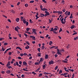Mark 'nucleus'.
Segmentation results:
<instances>
[{
  "label": "nucleus",
  "instance_id": "obj_1",
  "mask_svg": "<svg viewBox=\"0 0 78 78\" xmlns=\"http://www.w3.org/2000/svg\"><path fill=\"white\" fill-rule=\"evenodd\" d=\"M66 19H65V18L64 19V18L62 19L61 20V23H62V24H65V23H66ZM63 20H64V22L63 21Z\"/></svg>",
  "mask_w": 78,
  "mask_h": 78
},
{
  "label": "nucleus",
  "instance_id": "obj_2",
  "mask_svg": "<svg viewBox=\"0 0 78 78\" xmlns=\"http://www.w3.org/2000/svg\"><path fill=\"white\" fill-rule=\"evenodd\" d=\"M20 27H19L18 26H16V27H15V30L16 31H17L18 33H19V30H20Z\"/></svg>",
  "mask_w": 78,
  "mask_h": 78
},
{
  "label": "nucleus",
  "instance_id": "obj_3",
  "mask_svg": "<svg viewBox=\"0 0 78 78\" xmlns=\"http://www.w3.org/2000/svg\"><path fill=\"white\" fill-rule=\"evenodd\" d=\"M57 52L58 55H62V54H61V52L59 51L60 50H59V49H57Z\"/></svg>",
  "mask_w": 78,
  "mask_h": 78
},
{
  "label": "nucleus",
  "instance_id": "obj_4",
  "mask_svg": "<svg viewBox=\"0 0 78 78\" xmlns=\"http://www.w3.org/2000/svg\"><path fill=\"white\" fill-rule=\"evenodd\" d=\"M32 30L33 31V32L34 34H37V33H36V30H35V29H32Z\"/></svg>",
  "mask_w": 78,
  "mask_h": 78
},
{
  "label": "nucleus",
  "instance_id": "obj_5",
  "mask_svg": "<svg viewBox=\"0 0 78 78\" xmlns=\"http://www.w3.org/2000/svg\"><path fill=\"white\" fill-rule=\"evenodd\" d=\"M49 65H51V64H54V62L53 60H51L49 62Z\"/></svg>",
  "mask_w": 78,
  "mask_h": 78
},
{
  "label": "nucleus",
  "instance_id": "obj_6",
  "mask_svg": "<svg viewBox=\"0 0 78 78\" xmlns=\"http://www.w3.org/2000/svg\"><path fill=\"white\" fill-rule=\"evenodd\" d=\"M68 60L67 59H65V60H62V62H64V63H68Z\"/></svg>",
  "mask_w": 78,
  "mask_h": 78
},
{
  "label": "nucleus",
  "instance_id": "obj_7",
  "mask_svg": "<svg viewBox=\"0 0 78 78\" xmlns=\"http://www.w3.org/2000/svg\"><path fill=\"white\" fill-rule=\"evenodd\" d=\"M47 66V65L46 64H45L43 66V69H45Z\"/></svg>",
  "mask_w": 78,
  "mask_h": 78
},
{
  "label": "nucleus",
  "instance_id": "obj_8",
  "mask_svg": "<svg viewBox=\"0 0 78 78\" xmlns=\"http://www.w3.org/2000/svg\"><path fill=\"white\" fill-rule=\"evenodd\" d=\"M45 12L46 13V14H45V16H48L49 15V13L48 12L45 11Z\"/></svg>",
  "mask_w": 78,
  "mask_h": 78
},
{
  "label": "nucleus",
  "instance_id": "obj_9",
  "mask_svg": "<svg viewBox=\"0 0 78 78\" xmlns=\"http://www.w3.org/2000/svg\"><path fill=\"white\" fill-rule=\"evenodd\" d=\"M6 73H7V74H10L11 73V71L8 70L6 71Z\"/></svg>",
  "mask_w": 78,
  "mask_h": 78
},
{
  "label": "nucleus",
  "instance_id": "obj_10",
  "mask_svg": "<svg viewBox=\"0 0 78 78\" xmlns=\"http://www.w3.org/2000/svg\"><path fill=\"white\" fill-rule=\"evenodd\" d=\"M44 58L46 59H48V55H45Z\"/></svg>",
  "mask_w": 78,
  "mask_h": 78
},
{
  "label": "nucleus",
  "instance_id": "obj_11",
  "mask_svg": "<svg viewBox=\"0 0 78 78\" xmlns=\"http://www.w3.org/2000/svg\"><path fill=\"white\" fill-rule=\"evenodd\" d=\"M19 20H20V19L19 18H17L16 19V20L17 22H19Z\"/></svg>",
  "mask_w": 78,
  "mask_h": 78
},
{
  "label": "nucleus",
  "instance_id": "obj_12",
  "mask_svg": "<svg viewBox=\"0 0 78 78\" xmlns=\"http://www.w3.org/2000/svg\"><path fill=\"white\" fill-rule=\"evenodd\" d=\"M75 28V26H74L73 25H72L70 27L71 29H73V28Z\"/></svg>",
  "mask_w": 78,
  "mask_h": 78
},
{
  "label": "nucleus",
  "instance_id": "obj_13",
  "mask_svg": "<svg viewBox=\"0 0 78 78\" xmlns=\"http://www.w3.org/2000/svg\"><path fill=\"white\" fill-rule=\"evenodd\" d=\"M9 66H10V62H9L6 65V66L7 67H8Z\"/></svg>",
  "mask_w": 78,
  "mask_h": 78
},
{
  "label": "nucleus",
  "instance_id": "obj_14",
  "mask_svg": "<svg viewBox=\"0 0 78 78\" xmlns=\"http://www.w3.org/2000/svg\"><path fill=\"white\" fill-rule=\"evenodd\" d=\"M40 70V68H38V69H37L35 71V72H38V71H39V70Z\"/></svg>",
  "mask_w": 78,
  "mask_h": 78
},
{
  "label": "nucleus",
  "instance_id": "obj_15",
  "mask_svg": "<svg viewBox=\"0 0 78 78\" xmlns=\"http://www.w3.org/2000/svg\"><path fill=\"white\" fill-rule=\"evenodd\" d=\"M25 49H28L30 48V47L29 46L27 45V46L25 47Z\"/></svg>",
  "mask_w": 78,
  "mask_h": 78
},
{
  "label": "nucleus",
  "instance_id": "obj_16",
  "mask_svg": "<svg viewBox=\"0 0 78 78\" xmlns=\"http://www.w3.org/2000/svg\"><path fill=\"white\" fill-rule=\"evenodd\" d=\"M37 55L39 57H40L41 56V54L40 52L38 53Z\"/></svg>",
  "mask_w": 78,
  "mask_h": 78
},
{
  "label": "nucleus",
  "instance_id": "obj_17",
  "mask_svg": "<svg viewBox=\"0 0 78 78\" xmlns=\"http://www.w3.org/2000/svg\"><path fill=\"white\" fill-rule=\"evenodd\" d=\"M42 11H47V9H45V8H43L42 10Z\"/></svg>",
  "mask_w": 78,
  "mask_h": 78
},
{
  "label": "nucleus",
  "instance_id": "obj_18",
  "mask_svg": "<svg viewBox=\"0 0 78 78\" xmlns=\"http://www.w3.org/2000/svg\"><path fill=\"white\" fill-rule=\"evenodd\" d=\"M23 65H27V63L25 62H23Z\"/></svg>",
  "mask_w": 78,
  "mask_h": 78
},
{
  "label": "nucleus",
  "instance_id": "obj_19",
  "mask_svg": "<svg viewBox=\"0 0 78 78\" xmlns=\"http://www.w3.org/2000/svg\"><path fill=\"white\" fill-rule=\"evenodd\" d=\"M40 61L41 62H43V61H44V59L42 58H40Z\"/></svg>",
  "mask_w": 78,
  "mask_h": 78
},
{
  "label": "nucleus",
  "instance_id": "obj_20",
  "mask_svg": "<svg viewBox=\"0 0 78 78\" xmlns=\"http://www.w3.org/2000/svg\"><path fill=\"white\" fill-rule=\"evenodd\" d=\"M23 23L24 24L26 23V22H27V21H25V19H24L23 20Z\"/></svg>",
  "mask_w": 78,
  "mask_h": 78
},
{
  "label": "nucleus",
  "instance_id": "obj_21",
  "mask_svg": "<svg viewBox=\"0 0 78 78\" xmlns=\"http://www.w3.org/2000/svg\"><path fill=\"white\" fill-rule=\"evenodd\" d=\"M52 44L53 42L52 41H50L49 43V45H51V44Z\"/></svg>",
  "mask_w": 78,
  "mask_h": 78
},
{
  "label": "nucleus",
  "instance_id": "obj_22",
  "mask_svg": "<svg viewBox=\"0 0 78 78\" xmlns=\"http://www.w3.org/2000/svg\"><path fill=\"white\" fill-rule=\"evenodd\" d=\"M26 31H29V30H30V28H26Z\"/></svg>",
  "mask_w": 78,
  "mask_h": 78
},
{
  "label": "nucleus",
  "instance_id": "obj_23",
  "mask_svg": "<svg viewBox=\"0 0 78 78\" xmlns=\"http://www.w3.org/2000/svg\"><path fill=\"white\" fill-rule=\"evenodd\" d=\"M60 51L61 52H62V53L63 52H64V49H62L61 50H60Z\"/></svg>",
  "mask_w": 78,
  "mask_h": 78
},
{
  "label": "nucleus",
  "instance_id": "obj_24",
  "mask_svg": "<svg viewBox=\"0 0 78 78\" xmlns=\"http://www.w3.org/2000/svg\"><path fill=\"white\" fill-rule=\"evenodd\" d=\"M16 48V49H17V48H18V49H19V50H22V48H20V47H17Z\"/></svg>",
  "mask_w": 78,
  "mask_h": 78
},
{
  "label": "nucleus",
  "instance_id": "obj_25",
  "mask_svg": "<svg viewBox=\"0 0 78 78\" xmlns=\"http://www.w3.org/2000/svg\"><path fill=\"white\" fill-rule=\"evenodd\" d=\"M70 19H73V16H72V14H71V16L69 17Z\"/></svg>",
  "mask_w": 78,
  "mask_h": 78
},
{
  "label": "nucleus",
  "instance_id": "obj_26",
  "mask_svg": "<svg viewBox=\"0 0 78 78\" xmlns=\"http://www.w3.org/2000/svg\"><path fill=\"white\" fill-rule=\"evenodd\" d=\"M62 14V11H59L58 12V15Z\"/></svg>",
  "mask_w": 78,
  "mask_h": 78
},
{
  "label": "nucleus",
  "instance_id": "obj_27",
  "mask_svg": "<svg viewBox=\"0 0 78 78\" xmlns=\"http://www.w3.org/2000/svg\"><path fill=\"white\" fill-rule=\"evenodd\" d=\"M54 31V30L53 29V28H51V30H50V31Z\"/></svg>",
  "mask_w": 78,
  "mask_h": 78
},
{
  "label": "nucleus",
  "instance_id": "obj_28",
  "mask_svg": "<svg viewBox=\"0 0 78 78\" xmlns=\"http://www.w3.org/2000/svg\"><path fill=\"white\" fill-rule=\"evenodd\" d=\"M41 50H44L45 48V46H42L41 47Z\"/></svg>",
  "mask_w": 78,
  "mask_h": 78
},
{
  "label": "nucleus",
  "instance_id": "obj_29",
  "mask_svg": "<svg viewBox=\"0 0 78 78\" xmlns=\"http://www.w3.org/2000/svg\"><path fill=\"white\" fill-rule=\"evenodd\" d=\"M24 6H25V7H28V4L27 3L25 4Z\"/></svg>",
  "mask_w": 78,
  "mask_h": 78
},
{
  "label": "nucleus",
  "instance_id": "obj_30",
  "mask_svg": "<svg viewBox=\"0 0 78 78\" xmlns=\"http://www.w3.org/2000/svg\"><path fill=\"white\" fill-rule=\"evenodd\" d=\"M74 41H76L77 39H78V37H74Z\"/></svg>",
  "mask_w": 78,
  "mask_h": 78
},
{
  "label": "nucleus",
  "instance_id": "obj_31",
  "mask_svg": "<svg viewBox=\"0 0 78 78\" xmlns=\"http://www.w3.org/2000/svg\"><path fill=\"white\" fill-rule=\"evenodd\" d=\"M62 72V70H60L59 72V74H61V73Z\"/></svg>",
  "mask_w": 78,
  "mask_h": 78
},
{
  "label": "nucleus",
  "instance_id": "obj_32",
  "mask_svg": "<svg viewBox=\"0 0 78 78\" xmlns=\"http://www.w3.org/2000/svg\"><path fill=\"white\" fill-rule=\"evenodd\" d=\"M32 39L34 41H36V37H34L32 38Z\"/></svg>",
  "mask_w": 78,
  "mask_h": 78
},
{
  "label": "nucleus",
  "instance_id": "obj_33",
  "mask_svg": "<svg viewBox=\"0 0 78 78\" xmlns=\"http://www.w3.org/2000/svg\"><path fill=\"white\" fill-rule=\"evenodd\" d=\"M66 48H70V45L68 44V45L66 47Z\"/></svg>",
  "mask_w": 78,
  "mask_h": 78
},
{
  "label": "nucleus",
  "instance_id": "obj_34",
  "mask_svg": "<svg viewBox=\"0 0 78 78\" xmlns=\"http://www.w3.org/2000/svg\"><path fill=\"white\" fill-rule=\"evenodd\" d=\"M41 76H42V73H40L38 76H39V77H41Z\"/></svg>",
  "mask_w": 78,
  "mask_h": 78
},
{
  "label": "nucleus",
  "instance_id": "obj_35",
  "mask_svg": "<svg viewBox=\"0 0 78 78\" xmlns=\"http://www.w3.org/2000/svg\"><path fill=\"white\" fill-rule=\"evenodd\" d=\"M53 32L54 33H55V34H57V33H58V32H56L55 31V30H54V31H53Z\"/></svg>",
  "mask_w": 78,
  "mask_h": 78
},
{
  "label": "nucleus",
  "instance_id": "obj_36",
  "mask_svg": "<svg viewBox=\"0 0 78 78\" xmlns=\"http://www.w3.org/2000/svg\"><path fill=\"white\" fill-rule=\"evenodd\" d=\"M62 31V28H60V30H59V33H60V32H61Z\"/></svg>",
  "mask_w": 78,
  "mask_h": 78
},
{
  "label": "nucleus",
  "instance_id": "obj_37",
  "mask_svg": "<svg viewBox=\"0 0 78 78\" xmlns=\"http://www.w3.org/2000/svg\"><path fill=\"white\" fill-rule=\"evenodd\" d=\"M68 74V73H63V76H64V75H67Z\"/></svg>",
  "mask_w": 78,
  "mask_h": 78
},
{
  "label": "nucleus",
  "instance_id": "obj_38",
  "mask_svg": "<svg viewBox=\"0 0 78 78\" xmlns=\"http://www.w3.org/2000/svg\"><path fill=\"white\" fill-rule=\"evenodd\" d=\"M67 14L68 16H70V12H69Z\"/></svg>",
  "mask_w": 78,
  "mask_h": 78
},
{
  "label": "nucleus",
  "instance_id": "obj_39",
  "mask_svg": "<svg viewBox=\"0 0 78 78\" xmlns=\"http://www.w3.org/2000/svg\"><path fill=\"white\" fill-rule=\"evenodd\" d=\"M44 75H48V73H46V72H44Z\"/></svg>",
  "mask_w": 78,
  "mask_h": 78
},
{
  "label": "nucleus",
  "instance_id": "obj_40",
  "mask_svg": "<svg viewBox=\"0 0 78 78\" xmlns=\"http://www.w3.org/2000/svg\"><path fill=\"white\" fill-rule=\"evenodd\" d=\"M11 12L12 13H13V14H15V11H14V10H12Z\"/></svg>",
  "mask_w": 78,
  "mask_h": 78
},
{
  "label": "nucleus",
  "instance_id": "obj_41",
  "mask_svg": "<svg viewBox=\"0 0 78 78\" xmlns=\"http://www.w3.org/2000/svg\"><path fill=\"white\" fill-rule=\"evenodd\" d=\"M9 55H12V52H9Z\"/></svg>",
  "mask_w": 78,
  "mask_h": 78
},
{
  "label": "nucleus",
  "instance_id": "obj_42",
  "mask_svg": "<svg viewBox=\"0 0 78 78\" xmlns=\"http://www.w3.org/2000/svg\"><path fill=\"white\" fill-rule=\"evenodd\" d=\"M26 26H28V24H29L28 22L27 21L26 22Z\"/></svg>",
  "mask_w": 78,
  "mask_h": 78
},
{
  "label": "nucleus",
  "instance_id": "obj_43",
  "mask_svg": "<svg viewBox=\"0 0 78 78\" xmlns=\"http://www.w3.org/2000/svg\"><path fill=\"white\" fill-rule=\"evenodd\" d=\"M40 8L41 9V10H42L43 9H42L43 6L42 5H40Z\"/></svg>",
  "mask_w": 78,
  "mask_h": 78
},
{
  "label": "nucleus",
  "instance_id": "obj_44",
  "mask_svg": "<svg viewBox=\"0 0 78 78\" xmlns=\"http://www.w3.org/2000/svg\"><path fill=\"white\" fill-rule=\"evenodd\" d=\"M20 2H18L17 3V6H18V5H20Z\"/></svg>",
  "mask_w": 78,
  "mask_h": 78
},
{
  "label": "nucleus",
  "instance_id": "obj_45",
  "mask_svg": "<svg viewBox=\"0 0 78 78\" xmlns=\"http://www.w3.org/2000/svg\"><path fill=\"white\" fill-rule=\"evenodd\" d=\"M23 55L24 56H26L27 55V56H28V55H27V54L26 53H24V54H23Z\"/></svg>",
  "mask_w": 78,
  "mask_h": 78
},
{
  "label": "nucleus",
  "instance_id": "obj_46",
  "mask_svg": "<svg viewBox=\"0 0 78 78\" xmlns=\"http://www.w3.org/2000/svg\"><path fill=\"white\" fill-rule=\"evenodd\" d=\"M37 50L39 52H41V49L40 48H38L37 49Z\"/></svg>",
  "mask_w": 78,
  "mask_h": 78
},
{
  "label": "nucleus",
  "instance_id": "obj_47",
  "mask_svg": "<svg viewBox=\"0 0 78 78\" xmlns=\"http://www.w3.org/2000/svg\"><path fill=\"white\" fill-rule=\"evenodd\" d=\"M30 23H33V21L31 20L30 19Z\"/></svg>",
  "mask_w": 78,
  "mask_h": 78
},
{
  "label": "nucleus",
  "instance_id": "obj_48",
  "mask_svg": "<svg viewBox=\"0 0 78 78\" xmlns=\"http://www.w3.org/2000/svg\"><path fill=\"white\" fill-rule=\"evenodd\" d=\"M16 66H19V63H18V62H16Z\"/></svg>",
  "mask_w": 78,
  "mask_h": 78
},
{
  "label": "nucleus",
  "instance_id": "obj_49",
  "mask_svg": "<svg viewBox=\"0 0 78 78\" xmlns=\"http://www.w3.org/2000/svg\"><path fill=\"white\" fill-rule=\"evenodd\" d=\"M34 1L33 0L30 2V3H34Z\"/></svg>",
  "mask_w": 78,
  "mask_h": 78
},
{
  "label": "nucleus",
  "instance_id": "obj_50",
  "mask_svg": "<svg viewBox=\"0 0 78 78\" xmlns=\"http://www.w3.org/2000/svg\"><path fill=\"white\" fill-rule=\"evenodd\" d=\"M21 20L22 21H23V17H22V16H21Z\"/></svg>",
  "mask_w": 78,
  "mask_h": 78
},
{
  "label": "nucleus",
  "instance_id": "obj_51",
  "mask_svg": "<svg viewBox=\"0 0 78 78\" xmlns=\"http://www.w3.org/2000/svg\"><path fill=\"white\" fill-rule=\"evenodd\" d=\"M2 40H4V38H0V41H2Z\"/></svg>",
  "mask_w": 78,
  "mask_h": 78
},
{
  "label": "nucleus",
  "instance_id": "obj_52",
  "mask_svg": "<svg viewBox=\"0 0 78 78\" xmlns=\"http://www.w3.org/2000/svg\"><path fill=\"white\" fill-rule=\"evenodd\" d=\"M76 34H77V32H75L74 33L73 35H75Z\"/></svg>",
  "mask_w": 78,
  "mask_h": 78
},
{
  "label": "nucleus",
  "instance_id": "obj_53",
  "mask_svg": "<svg viewBox=\"0 0 78 78\" xmlns=\"http://www.w3.org/2000/svg\"><path fill=\"white\" fill-rule=\"evenodd\" d=\"M11 49V48H9L8 49H7L6 50H7V51H8V50H9Z\"/></svg>",
  "mask_w": 78,
  "mask_h": 78
},
{
  "label": "nucleus",
  "instance_id": "obj_54",
  "mask_svg": "<svg viewBox=\"0 0 78 78\" xmlns=\"http://www.w3.org/2000/svg\"><path fill=\"white\" fill-rule=\"evenodd\" d=\"M75 76V74H73L72 75V76L71 78H74V77Z\"/></svg>",
  "mask_w": 78,
  "mask_h": 78
},
{
  "label": "nucleus",
  "instance_id": "obj_55",
  "mask_svg": "<svg viewBox=\"0 0 78 78\" xmlns=\"http://www.w3.org/2000/svg\"><path fill=\"white\" fill-rule=\"evenodd\" d=\"M42 2H44V3H47V1H45V0H42Z\"/></svg>",
  "mask_w": 78,
  "mask_h": 78
},
{
  "label": "nucleus",
  "instance_id": "obj_56",
  "mask_svg": "<svg viewBox=\"0 0 78 78\" xmlns=\"http://www.w3.org/2000/svg\"><path fill=\"white\" fill-rule=\"evenodd\" d=\"M55 70H57L58 69V66H57L55 67Z\"/></svg>",
  "mask_w": 78,
  "mask_h": 78
},
{
  "label": "nucleus",
  "instance_id": "obj_57",
  "mask_svg": "<svg viewBox=\"0 0 78 78\" xmlns=\"http://www.w3.org/2000/svg\"><path fill=\"white\" fill-rule=\"evenodd\" d=\"M57 30H58V29L57 28H55L54 29V31H57Z\"/></svg>",
  "mask_w": 78,
  "mask_h": 78
},
{
  "label": "nucleus",
  "instance_id": "obj_58",
  "mask_svg": "<svg viewBox=\"0 0 78 78\" xmlns=\"http://www.w3.org/2000/svg\"><path fill=\"white\" fill-rule=\"evenodd\" d=\"M65 11H66V9H63L62 11L63 12H66Z\"/></svg>",
  "mask_w": 78,
  "mask_h": 78
},
{
  "label": "nucleus",
  "instance_id": "obj_59",
  "mask_svg": "<svg viewBox=\"0 0 78 78\" xmlns=\"http://www.w3.org/2000/svg\"><path fill=\"white\" fill-rule=\"evenodd\" d=\"M26 43L27 44H28V45H30V43L28 41H26Z\"/></svg>",
  "mask_w": 78,
  "mask_h": 78
},
{
  "label": "nucleus",
  "instance_id": "obj_60",
  "mask_svg": "<svg viewBox=\"0 0 78 78\" xmlns=\"http://www.w3.org/2000/svg\"><path fill=\"white\" fill-rule=\"evenodd\" d=\"M8 44L7 43H5L4 44V45H8Z\"/></svg>",
  "mask_w": 78,
  "mask_h": 78
},
{
  "label": "nucleus",
  "instance_id": "obj_61",
  "mask_svg": "<svg viewBox=\"0 0 78 78\" xmlns=\"http://www.w3.org/2000/svg\"><path fill=\"white\" fill-rule=\"evenodd\" d=\"M22 61H19V64H20V65H21V64H22Z\"/></svg>",
  "mask_w": 78,
  "mask_h": 78
},
{
  "label": "nucleus",
  "instance_id": "obj_62",
  "mask_svg": "<svg viewBox=\"0 0 78 78\" xmlns=\"http://www.w3.org/2000/svg\"><path fill=\"white\" fill-rule=\"evenodd\" d=\"M20 56H23V54H20Z\"/></svg>",
  "mask_w": 78,
  "mask_h": 78
},
{
  "label": "nucleus",
  "instance_id": "obj_63",
  "mask_svg": "<svg viewBox=\"0 0 78 78\" xmlns=\"http://www.w3.org/2000/svg\"><path fill=\"white\" fill-rule=\"evenodd\" d=\"M24 76H25V75L23 74H22L21 76V77L22 78H24Z\"/></svg>",
  "mask_w": 78,
  "mask_h": 78
},
{
  "label": "nucleus",
  "instance_id": "obj_64",
  "mask_svg": "<svg viewBox=\"0 0 78 78\" xmlns=\"http://www.w3.org/2000/svg\"><path fill=\"white\" fill-rule=\"evenodd\" d=\"M18 59H22L20 57H18Z\"/></svg>",
  "mask_w": 78,
  "mask_h": 78
}]
</instances>
